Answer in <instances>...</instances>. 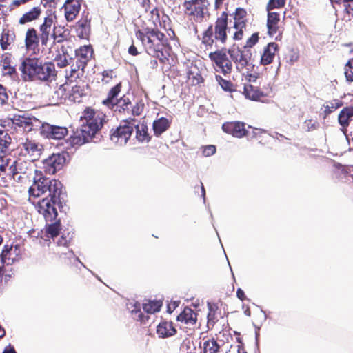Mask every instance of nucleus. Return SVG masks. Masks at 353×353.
<instances>
[{
    "label": "nucleus",
    "instance_id": "1",
    "mask_svg": "<svg viewBox=\"0 0 353 353\" xmlns=\"http://www.w3.org/2000/svg\"><path fill=\"white\" fill-rule=\"evenodd\" d=\"M41 172L34 176L33 184L29 188L30 196H45L39 201L37 208L47 221H52L57 216V207L65 211V203L61 201L63 185L59 181L41 176Z\"/></svg>",
    "mask_w": 353,
    "mask_h": 353
},
{
    "label": "nucleus",
    "instance_id": "2",
    "mask_svg": "<svg viewBox=\"0 0 353 353\" xmlns=\"http://www.w3.org/2000/svg\"><path fill=\"white\" fill-rule=\"evenodd\" d=\"M13 127L23 132L40 130L42 136L49 139L60 140L68 133L67 128L48 123H41V121L28 114H14L10 119Z\"/></svg>",
    "mask_w": 353,
    "mask_h": 353
},
{
    "label": "nucleus",
    "instance_id": "3",
    "mask_svg": "<svg viewBox=\"0 0 353 353\" xmlns=\"http://www.w3.org/2000/svg\"><path fill=\"white\" fill-rule=\"evenodd\" d=\"M85 123L70 137L66 143L72 148L79 147L90 141L96 142L94 139L98 131L105 122V115L102 112H95L93 110H87L84 112Z\"/></svg>",
    "mask_w": 353,
    "mask_h": 353
},
{
    "label": "nucleus",
    "instance_id": "4",
    "mask_svg": "<svg viewBox=\"0 0 353 353\" xmlns=\"http://www.w3.org/2000/svg\"><path fill=\"white\" fill-rule=\"evenodd\" d=\"M21 78L25 81H51L57 72L51 62H43L38 58L25 57L19 66Z\"/></svg>",
    "mask_w": 353,
    "mask_h": 353
},
{
    "label": "nucleus",
    "instance_id": "5",
    "mask_svg": "<svg viewBox=\"0 0 353 353\" xmlns=\"http://www.w3.org/2000/svg\"><path fill=\"white\" fill-rule=\"evenodd\" d=\"M137 37L141 41L146 52L161 62L167 59L163 50L166 44L165 35L159 30L146 28L144 31L139 30L136 32Z\"/></svg>",
    "mask_w": 353,
    "mask_h": 353
},
{
    "label": "nucleus",
    "instance_id": "6",
    "mask_svg": "<svg viewBox=\"0 0 353 353\" xmlns=\"http://www.w3.org/2000/svg\"><path fill=\"white\" fill-rule=\"evenodd\" d=\"M228 28V14L222 12L217 18L214 27L210 26L203 36V43L206 46H212L214 40L224 44L227 39L226 30Z\"/></svg>",
    "mask_w": 353,
    "mask_h": 353
},
{
    "label": "nucleus",
    "instance_id": "7",
    "mask_svg": "<svg viewBox=\"0 0 353 353\" xmlns=\"http://www.w3.org/2000/svg\"><path fill=\"white\" fill-rule=\"evenodd\" d=\"M227 52L236 65L239 72H241L244 69L249 70L250 68L254 66L252 62V51L250 49L233 47L229 48Z\"/></svg>",
    "mask_w": 353,
    "mask_h": 353
},
{
    "label": "nucleus",
    "instance_id": "8",
    "mask_svg": "<svg viewBox=\"0 0 353 353\" xmlns=\"http://www.w3.org/2000/svg\"><path fill=\"white\" fill-rule=\"evenodd\" d=\"M134 119L123 121L110 134L111 141L119 145H125L134 131Z\"/></svg>",
    "mask_w": 353,
    "mask_h": 353
},
{
    "label": "nucleus",
    "instance_id": "9",
    "mask_svg": "<svg viewBox=\"0 0 353 353\" xmlns=\"http://www.w3.org/2000/svg\"><path fill=\"white\" fill-rule=\"evenodd\" d=\"M209 57L214 63L216 72H221L224 75L231 73L232 61L228 58L225 50H218L210 52Z\"/></svg>",
    "mask_w": 353,
    "mask_h": 353
},
{
    "label": "nucleus",
    "instance_id": "10",
    "mask_svg": "<svg viewBox=\"0 0 353 353\" xmlns=\"http://www.w3.org/2000/svg\"><path fill=\"white\" fill-rule=\"evenodd\" d=\"M34 161L32 160L30 161H23L19 159L17 161H14L9 167V173L12 175L14 179L18 174H23L28 178H30L33 174L37 175L38 171L35 168L34 165Z\"/></svg>",
    "mask_w": 353,
    "mask_h": 353
},
{
    "label": "nucleus",
    "instance_id": "11",
    "mask_svg": "<svg viewBox=\"0 0 353 353\" xmlns=\"http://www.w3.org/2000/svg\"><path fill=\"white\" fill-rule=\"evenodd\" d=\"M19 148L22 155L29 156L32 161L39 158L43 148L42 145L28 138H21L19 140Z\"/></svg>",
    "mask_w": 353,
    "mask_h": 353
},
{
    "label": "nucleus",
    "instance_id": "12",
    "mask_svg": "<svg viewBox=\"0 0 353 353\" xmlns=\"http://www.w3.org/2000/svg\"><path fill=\"white\" fill-rule=\"evenodd\" d=\"M65 162L64 154H53L43 161V168L46 174H54L62 168Z\"/></svg>",
    "mask_w": 353,
    "mask_h": 353
},
{
    "label": "nucleus",
    "instance_id": "13",
    "mask_svg": "<svg viewBox=\"0 0 353 353\" xmlns=\"http://www.w3.org/2000/svg\"><path fill=\"white\" fill-rule=\"evenodd\" d=\"M21 254V245L16 244L10 246L6 245L1 253V260L2 263L6 265H12L14 262L19 260Z\"/></svg>",
    "mask_w": 353,
    "mask_h": 353
},
{
    "label": "nucleus",
    "instance_id": "14",
    "mask_svg": "<svg viewBox=\"0 0 353 353\" xmlns=\"http://www.w3.org/2000/svg\"><path fill=\"white\" fill-rule=\"evenodd\" d=\"M209 5L208 0H186L184 6L188 14L202 18Z\"/></svg>",
    "mask_w": 353,
    "mask_h": 353
},
{
    "label": "nucleus",
    "instance_id": "15",
    "mask_svg": "<svg viewBox=\"0 0 353 353\" xmlns=\"http://www.w3.org/2000/svg\"><path fill=\"white\" fill-rule=\"evenodd\" d=\"M223 130L234 137L241 138L246 135L245 123L239 121L226 122L222 125Z\"/></svg>",
    "mask_w": 353,
    "mask_h": 353
},
{
    "label": "nucleus",
    "instance_id": "16",
    "mask_svg": "<svg viewBox=\"0 0 353 353\" xmlns=\"http://www.w3.org/2000/svg\"><path fill=\"white\" fill-rule=\"evenodd\" d=\"M81 4L78 0H66L63 8L68 21H72L79 12Z\"/></svg>",
    "mask_w": 353,
    "mask_h": 353
},
{
    "label": "nucleus",
    "instance_id": "17",
    "mask_svg": "<svg viewBox=\"0 0 353 353\" xmlns=\"http://www.w3.org/2000/svg\"><path fill=\"white\" fill-rule=\"evenodd\" d=\"M353 117V106L345 107L341 110L338 117L339 123L342 126L341 131L348 140V135L347 134V128L350 121V119Z\"/></svg>",
    "mask_w": 353,
    "mask_h": 353
},
{
    "label": "nucleus",
    "instance_id": "18",
    "mask_svg": "<svg viewBox=\"0 0 353 353\" xmlns=\"http://www.w3.org/2000/svg\"><path fill=\"white\" fill-rule=\"evenodd\" d=\"M176 330L174 327L173 323L170 321L161 322L157 327V334L159 338H168L174 336Z\"/></svg>",
    "mask_w": 353,
    "mask_h": 353
},
{
    "label": "nucleus",
    "instance_id": "19",
    "mask_svg": "<svg viewBox=\"0 0 353 353\" xmlns=\"http://www.w3.org/2000/svg\"><path fill=\"white\" fill-rule=\"evenodd\" d=\"M278 44L272 42L268 44L265 48L261 58V63L263 65L270 64L275 56L276 52L278 50Z\"/></svg>",
    "mask_w": 353,
    "mask_h": 353
},
{
    "label": "nucleus",
    "instance_id": "20",
    "mask_svg": "<svg viewBox=\"0 0 353 353\" xmlns=\"http://www.w3.org/2000/svg\"><path fill=\"white\" fill-rule=\"evenodd\" d=\"M52 23L53 18L52 17H47L44 19L43 23L40 26L39 30L41 34L39 39L42 46H47Z\"/></svg>",
    "mask_w": 353,
    "mask_h": 353
},
{
    "label": "nucleus",
    "instance_id": "21",
    "mask_svg": "<svg viewBox=\"0 0 353 353\" xmlns=\"http://www.w3.org/2000/svg\"><path fill=\"white\" fill-rule=\"evenodd\" d=\"M57 216L52 221H47L46 219V234L47 237L54 239L59 234L61 229L60 219H57Z\"/></svg>",
    "mask_w": 353,
    "mask_h": 353
},
{
    "label": "nucleus",
    "instance_id": "22",
    "mask_svg": "<svg viewBox=\"0 0 353 353\" xmlns=\"http://www.w3.org/2000/svg\"><path fill=\"white\" fill-rule=\"evenodd\" d=\"M39 37L34 28H28L25 39L26 47L28 50H35L39 46Z\"/></svg>",
    "mask_w": 353,
    "mask_h": 353
},
{
    "label": "nucleus",
    "instance_id": "23",
    "mask_svg": "<svg viewBox=\"0 0 353 353\" xmlns=\"http://www.w3.org/2000/svg\"><path fill=\"white\" fill-rule=\"evenodd\" d=\"M176 319L178 321L185 324L194 325L196 323L197 314L191 308L186 307L177 316Z\"/></svg>",
    "mask_w": 353,
    "mask_h": 353
},
{
    "label": "nucleus",
    "instance_id": "24",
    "mask_svg": "<svg viewBox=\"0 0 353 353\" xmlns=\"http://www.w3.org/2000/svg\"><path fill=\"white\" fill-rule=\"evenodd\" d=\"M93 50L90 46H83L76 50V57L80 63L87 65L92 56Z\"/></svg>",
    "mask_w": 353,
    "mask_h": 353
},
{
    "label": "nucleus",
    "instance_id": "25",
    "mask_svg": "<svg viewBox=\"0 0 353 353\" xmlns=\"http://www.w3.org/2000/svg\"><path fill=\"white\" fill-rule=\"evenodd\" d=\"M77 34L81 39H87L90 32V21L87 18L80 19L76 26Z\"/></svg>",
    "mask_w": 353,
    "mask_h": 353
},
{
    "label": "nucleus",
    "instance_id": "26",
    "mask_svg": "<svg viewBox=\"0 0 353 353\" xmlns=\"http://www.w3.org/2000/svg\"><path fill=\"white\" fill-rule=\"evenodd\" d=\"M136 130V138L139 142H148L150 140V137L148 132V126L143 123H140L135 120V125L134 130Z\"/></svg>",
    "mask_w": 353,
    "mask_h": 353
},
{
    "label": "nucleus",
    "instance_id": "27",
    "mask_svg": "<svg viewBox=\"0 0 353 353\" xmlns=\"http://www.w3.org/2000/svg\"><path fill=\"white\" fill-rule=\"evenodd\" d=\"M279 14L277 12H268L267 19V27L270 36H273L277 32Z\"/></svg>",
    "mask_w": 353,
    "mask_h": 353
},
{
    "label": "nucleus",
    "instance_id": "28",
    "mask_svg": "<svg viewBox=\"0 0 353 353\" xmlns=\"http://www.w3.org/2000/svg\"><path fill=\"white\" fill-rule=\"evenodd\" d=\"M131 108V101L128 97L125 96L122 97L119 100H116V102L113 103L110 106V109H112L114 112H124L125 111H129Z\"/></svg>",
    "mask_w": 353,
    "mask_h": 353
},
{
    "label": "nucleus",
    "instance_id": "29",
    "mask_svg": "<svg viewBox=\"0 0 353 353\" xmlns=\"http://www.w3.org/2000/svg\"><path fill=\"white\" fill-rule=\"evenodd\" d=\"M12 143V139L8 132L0 129V154H6L10 151V145Z\"/></svg>",
    "mask_w": 353,
    "mask_h": 353
},
{
    "label": "nucleus",
    "instance_id": "30",
    "mask_svg": "<svg viewBox=\"0 0 353 353\" xmlns=\"http://www.w3.org/2000/svg\"><path fill=\"white\" fill-rule=\"evenodd\" d=\"M170 122L165 117H161L153 122V130L156 136H159L165 132L170 127Z\"/></svg>",
    "mask_w": 353,
    "mask_h": 353
},
{
    "label": "nucleus",
    "instance_id": "31",
    "mask_svg": "<svg viewBox=\"0 0 353 353\" xmlns=\"http://www.w3.org/2000/svg\"><path fill=\"white\" fill-rule=\"evenodd\" d=\"M243 93L247 99L252 101H258L264 96L263 92L250 84L245 85Z\"/></svg>",
    "mask_w": 353,
    "mask_h": 353
},
{
    "label": "nucleus",
    "instance_id": "32",
    "mask_svg": "<svg viewBox=\"0 0 353 353\" xmlns=\"http://www.w3.org/2000/svg\"><path fill=\"white\" fill-rule=\"evenodd\" d=\"M41 12V10L39 7H34L30 11L22 15L19 21V23L20 24H25L26 23L36 20L40 16Z\"/></svg>",
    "mask_w": 353,
    "mask_h": 353
},
{
    "label": "nucleus",
    "instance_id": "33",
    "mask_svg": "<svg viewBox=\"0 0 353 353\" xmlns=\"http://www.w3.org/2000/svg\"><path fill=\"white\" fill-rule=\"evenodd\" d=\"M121 83L112 88L108 94L107 98L103 101V104L110 108V106L116 102V98L118 97L119 92H121Z\"/></svg>",
    "mask_w": 353,
    "mask_h": 353
},
{
    "label": "nucleus",
    "instance_id": "34",
    "mask_svg": "<svg viewBox=\"0 0 353 353\" xmlns=\"http://www.w3.org/2000/svg\"><path fill=\"white\" fill-rule=\"evenodd\" d=\"M85 65L82 63H80V61L76 60L75 63L71 65L70 73L68 78H70V81L79 79L84 74V68Z\"/></svg>",
    "mask_w": 353,
    "mask_h": 353
},
{
    "label": "nucleus",
    "instance_id": "35",
    "mask_svg": "<svg viewBox=\"0 0 353 353\" xmlns=\"http://www.w3.org/2000/svg\"><path fill=\"white\" fill-rule=\"evenodd\" d=\"M246 11L242 8H237L234 13V28L245 27L244 18L246 16Z\"/></svg>",
    "mask_w": 353,
    "mask_h": 353
},
{
    "label": "nucleus",
    "instance_id": "36",
    "mask_svg": "<svg viewBox=\"0 0 353 353\" xmlns=\"http://www.w3.org/2000/svg\"><path fill=\"white\" fill-rule=\"evenodd\" d=\"M132 315L133 316V319L136 321H141V323H145L148 319L149 316L148 315H145L141 310V305L139 303H136L130 309Z\"/></svg>",
    "mask_w": 353,
    "mask_h": 353
},
{
    "label": "nucleus",
    "instance_id": "37",
    "mask_svg": "<svg viewBox=\"0 0 353 353\" xmlns=\"http://www.w3.org/2000/svg\"><path fill=\"white\" fill-rule=\"evenodd\" d=\"M162 303L159 301H148L143 304V309L147 314H154L160 310Z\"/></svg>",
    "mask_w": 353,
    "mask_h": 353
},
{
    "label": "nucleus",
    "instance_id": "38",
    "mask_svg": "<svg viewBox=\"0 0 353 353\" xmlns=\"http://www.w3.org/2000/svg\"><path fill=\"white\" fill-rule=\"evenodd\" d=\"M342 105L343 102L339 99H333L330 101L327 102L326 104L324 105L325 117L331 114L332 112H333L336 109L341 107Z\"/></svg>",
    "mask_w": 353,
    "mask_h": 353
},
{
    "label": "nucleus",
    "instance_id": "39",
    "mask_svg": "<svg viewBox=\"0 0 353 353\" xmlns=\"http://www.w3.org/2000/svg\"><path fill=\"white\" fill-rule=\"evenodd\" d=\"M220 346L214 339H209L203 343V353H217Z\"/></svg>",
    "mask_w": 353,
    "mask_h": 353
},
{
    "label": "nucleus",
    "instance_id": "40",
    "mask_svg": "<svg viewBox=\"0 0 353 353\" xmlns=\"http://www.w3.org/2000/svg\"><path fill=\"white\" fill-rule=\"evenodd\" d=\"M345 75L347 81H353V59L350 60L345 65Z\"/></svg>",
    "mask_w": 353,
    "mask_h": 353
},
{
    "label": "nucleus",
    "instance_id": "41",
    "mask_svg": "<svg viewBox=\"0 0 353 353\" xmlns=\"http://www.w3.org/2000/svg\"><path fill=\"white\" fill-rule=\"evenodd\" d=\"M61 30V28L54 27L53 33L52 34L54 41H57V43L62 42L65 39V37H66L65 35V30L62 33H61V32H59Z\"/></svg>",
    "mask_w": 353,
    "mask_h": 353
},
{
    "label": "nucleus",
    "instance_id": "42",
    "mask_svg": "<svg viewBox=\"0 0 353 353\" xmlns=\"http://www.w3.org/2000/svg\"><path fill=\"white\" fill-rule=\"evenodd\" d=\"M285 0H270L267 6V10H272L274 8H280L285 6Z\"/></svg>",
    "mask_w": 353,
    "mask_h": 353
},
{
    "label": "nucleus",
    "instance_id": "43",
    "mask_svg": "<svg viewBox=\"0 0 353 353\" xmlns=\"http://www.w3.org/2000/svg\"><path fill=\"white\" fill-rule=\"evenodd\" d=\"M55 61L59 68H64L69 64L67 55L65 54H63V55L59 54L56 56Z\"/></svg>",
    "mask_w": 353,
    "mask_h": 353
},
{
    "label": "nucleus",
    "instance_id": "44",
    "mask_svg": "<svg viewBox=\"0 0 353 353\" xmlns=\"http://www.w3.org/2000/svg\"><path fill=\"white\" fill-rule=\"evenodd\" d=\"M319 123L312 119L306 120L303 125V129L307 132L314 130L317 128Z\"/></svg>",
    "mask_w": 353,
    "mask_h": 353
},
{
    "label": "nucleus",
    "instance_id": "45",
    "mask_svg": "<svg viewBox=\"0 0 353 353\" xmlns=\"http://www.w3.org/2000/svg\"><path fill=\"white\" fill-rule=\"evenodd\" d=\"M9 159L0 154V175L3 172H6L7 170H9Z\"/></svg>",
    "mask_w": 353,
    "mask_h": 353
},
{
    "label": "nucleus",
    "instance_id": "46",
    "mask_svg": "<svg viewBox=\"0 0 353 353\" xmlns=\"http://www.w3.org/2000/svg\"><path fill=\"white\" fill-rule=\"evenodd\" d=\"M259 41V33H254L246 41V44L243 48L250 49Z\"/></svg>",
    "mask_w": 353,
    "mask_h": 353
},
{
    "label": "nucleus",
    "instance_id": "47",
    "mask_svg": "<svg viewBox=\"0 0 353 353\" xmlns=\"http://www.w3.org/2000/svg\"><path fill=\"white\" fill-rule=\"evenodd\" d=\"M216 79L219 81L221 88L225 91H231L232 84L230 81L223 79L220 76H216Z\"/></svg>",
    "mask_w": 353,
    "mask_h": 353
},
{
    "label": "nucleus",
    "instance_id": "48",
    "mask_svg": "<svg viewBox=\"0 0 353 353\" xmlns=\"http://www.w3.org/2000/svg\"><path fill=\"white\" fill-rule=\"evenodd\" d=\"M208 309H209V312L208 314V325H214L215 323L214 310L213 309L212 305L210 303H208Z\"/></svg>",
    "mask_w": 353,
    "mask_h": 353
},
{
    "label": "nucleus",
    "instance_id": "49",
    "mask_svg": "<svg viewBox=\"0 0 353 353\" xmlns=\"http://www.w3.org/2000/svg\"><path fill=\"white\" fill-rule=\"evenodd\" d=\"M9 34L8 32L3 30L1 38L0 39V45L3 50H6L9 46Z\"/></svg>",
    "mask_w": 353,
    "mask_h": 353
},
{
    "label": "nucleus",
    "instance_id": "50",
    "mask_svg": "<svg viewBox=\"0 0 353 353\" xmlns=\"http://www.w3.org/2000/svg\"><path fill=\"white\" fill-rule=\"evenodd\" d=\"M216 152V147L213 145H208L202 148L203 155L210 157Z\"/></svg>",
    "mask_w": 353,
    "mask_h": 353
},
{
    "label": "nucleus",
    "instance_id": "51",
    "mask_svg": "<svg viewBox=\"0 0 353 353\" xmlns=\"http://www.w3.org/2000/svg\"><path fill=\"white\" fill-rule=\"evenodd\" d=\"M8 99V96L6 92V88L0 84V105H2L4 103H6Z\"/></svg>",
    "mask_w": 353,
    "mask_h": 353
},
{
    "label": "nucleus",
    "instance_id": "52",
    "mask_svg": "<svg viewBox=\"0 0 353 353\" xmlns=\"http://www.w3.org/2000/svg\"><path fill=\"white\" fill-rule=\"evenodd\" d=\"M71 239L72 237L70 236L69 234H68L67 236L63 234L61 238L58 239L57 243L59 246H68Z\"/></svg>",
    "mask_w": 353,
    "mask_h": 353
},
{
    "label": "nucleus",
    "instance_id": "53",
    "mask_svg": "<svg viewBox=\"0 0 353 353\" xmlns=\"http://www.w3.org/2000/svg\"><path fill=\"white\" fill-rule=\"evenodd\" d=\"M143 108V104L137 103L132 108V113L133 115L139 116L141 114Z\"/></svg>",
    "mask_w": 353,
    "mask_h": 353
},
{
    "label": "nucleus",
    "instance_id": "54",
    "mask_svg": "<svg viewBox=\"0 0 353 353\" xmlns=\"http://www.w3.org/2000/svg\"><path fill=\"white\" fill-rule=\"evenodd\" d=\"M3 72L6 74H8V75H12V74L17 73V70H16L15 67L11 66L10 65H4V68H3Z\"/></svg>",
    "mask_w": 353,
    "mask_h": 353
},
{
    "label": "nucleus",
    "instance_id": "55",
    "mask_svg": "<svg viewBox=\"0 0 353 353\" xmlns=\"http://www.w3.org/2000/svg\"><path fill=\"white\" fill-rule=\"evenodd\" d=\"M243 28L244 27L235 28L237 30V31L234 34L233 38L234 40H241L242 39Z\"/></svg>",
    "mask_w": 353,
    "mask_h": 353
},
{
    "label": "nucleus",
    "instance_id": "56",
    "mask_svg": "<svg viewBox=\"0 0 353 353\" xmlns=\"http://www.w3.org/2000/svg\"><path fill=\"white\" fill-rule=\"evenodd\" d=\"M344 6L347 13L353 17V1H352V2H349L347 4H345Z\"/></svg>",
    "mask_w": 353,
    "mask_h": 353
},
{
    "label": "nucleus",
    "instance_id": "57",
    "mask_svg": "<svg viewBox=\"0 0 353 353\" xmlns=\"http://www.w3.org/2000/svg\"><path fill=\"white\" fill-rule=\"evenodd\" d=\"M236 296L241 301H243L246 298L245 295V293H244L243 290L241 288H238L237 289Z\"/></svg>",
    "mask_w": 353,
    "mask_h": 353
},
{
    "label": "nucleus",
    "instance_id": "58",
    "mask_svg": "<svg viewBox=\"0 0 353 353\" xmlns=\"http://www.w3.org/2000/svg\"><path fill=\"white\" fill-rule=\"evenodd\" d=\"M128 52H129V54H130L131 55H133V56L138 54V51L137 50V48L134 45H132L130 46V48L128 49Z\"/></svg>",
    "mask_w": 353,
    "mask_h": 353
},
{
    "label": "nucleus",
    "instance_id": "59",
    "mask_svg": "<svg viewBox=\"0 0 353 353\" xmlns=\"http://www.w3.org/2000/svg\"><path fill=\"white\" fill-rule=\"evenodd\" d=\"M3 353H17L14 347L9 345L5 348Z\"/></svg>",
    "mask_w": 353,
    "mask_h": 353
},
{
    "label": "nucleus",
    "instance_id": "60",
    "mask_svg": "<svg viewBox=\"0 0 353 353\" xmlns=\"http://www.w3.org/2000/svg\"><path fill=\"white\" fill-rule=\"evenodd\" d=\"M112 70H105V71H103V73H102V75L103 77H110V78H112Z\"/></svg>",
    "mask_w": 353,
    "mask_h": 353
},
{
    "label": "nucleus",
    "instance_id": "61",
    "mask_svg": "<svg viewBox=\"0 0 353 353\" xmlns=\"http://www.w3.org/2000/svg\"><path fill=\"white\" fill-rule=\"evenodd\" d=\"M10 65V59L8 57H6L2 61H1V65L3 68H4V65Z\"/></svg>",
    "mask_w": 353,
    "mask_h": 353
},
{
    "label": "nucleus",
    "instance_id": "62",
    "mask_svg": "<svg viewBox=\"0 0 353 353\" xmlns=\"http://www.w3.org/2000/svg\"><path fill=\"white\" fill-rule=\"evenodd\" d=\"M158 65L157 61L155 59L151 60L150 62V67L152 68H155Z\"/></svg>",
    "mask_w": 353,
    "mask_h": 353
},
{
    "label": "nucleus",
    "instance_id": "63",
    "mask_svg": "<svg viewBox=\"0 0 353 353\" xmlns=\"http://www.w3.org/2000/svg\"><path fill=\"white\" fill-rule=\"evenodd\" d=\"M201 196H203V201H205V190L203 185L201 186Z\"/></svg>",
    "mask_w": 353,
    "mask_h": 353
},
{
    "label": "nucleus",
    "instance_id": "64",
    "mask_svg": "<svg viewBox=\"0 0 353 353\" xmlns=\"http://www.w3.org/2000/svg\"><path fill=\"white\" fill-rule=\"evenodd\" d=\"M25 2L22 1L21 0H14L13 1V4L14 6H19L21 3H24Z\"/></svg>",
    "mask_w": 353,
    "mask_h": 353
}]
</instances>
